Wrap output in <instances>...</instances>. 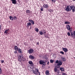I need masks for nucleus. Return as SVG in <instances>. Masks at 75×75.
Returning <instances> with one entry per match:
<instances>
[{
    "instance_id": "obj_28",
    "label": "nucleus",
    "mask_w": 75,
    "mask_h": 75,
    "mask_svg": "<svg viewBox=\"0 0 75 75\" xmlns=\"http://www.w3.org/2000/svg\"><path fill=\"white\" fill-rule=\"evenodd\" d=\"M26 13H30V11H29V10H26Z\"/></svg>"
},
{
    "instance_id": "obj_31",
    "label": "nucleus",
    "mask_w": 75,
    "mask_h": 75,
    "mask_svg": "<svg viewBox=\"0 0 75 75\" xmlns=\"http://www.w3.org/2000/svg\"><path fill=\"white\" fill-rule=\"evenodd\" d=\"M64 24H69V22H66L64 23Z\"/></svg>"
},
{
    "instance_id": "obj_41",
    "label": "nucleus",
    "mask_w": 75,
    "mask_h": 75,
    "mask_svg": "<svg viewBox=\"0 0 75 75\" xmlns=\"http://www.w3.org/2000/svg\"><path fill=\"white\" fill-rule=\"evenodd\" d=\"M37 45H39V42H38V43H37Z\"/></svg>"
},
{
    "instance_id": "obj_23",
    "label": "nucleus",
    "mask_w": 75,
    "mask_h": 75,
    "mask_svg": "<svg viewBox=\"0 0 75 75\" xmlns=\"http://www.w3.org/2000/svg\"><path fill=\"white\" fill-rule=\"evenodd\" d=\"M54 71L55 72H57L58 69H57V68L56 67H55L54 69Z\"/></svg>"
},
{
    "instance_id": "obj_17",
    "label": "nucleus",
    "mask_w": 75,
    "mask_h": 75,
    "mask_svg": "<svg viewBox=\"0 0 75 75\" xmlns=\"http://www.w3.org/2000/svg\"><path fill=\"white\" fill-rule=\"evenodd\" d=\"M18 51L19 52L20 54H21V53H22V50L21 49L18 48Z\"/></svg>"
},
{
    "instance_id": "obj_22",
    "label": "nucleus",
    "mask_w": 75,
    "mask_h": 75,
    "mask_svg": "<svg viewBox=\"0 0 75 75\" xmlns=\"http://www.w3.org/2000/svg\"><path fill=\"white\" fill-rule=\"evenodd\" d=\"M39 34H40V35H43V33H42V31H39Z\"/></svg>"
},
{
    "instance_id": "obj_15",
    "label": "nucleus",
    "mask_w": 75,
    "mask_h": 75,
    "mask_svg": "<svg viewBox=\"0 0 75 75\" xmlns=\"http://www.w3.org/2000/svg\"><path fill=\"white\" fill-rule=\"evenodd\" d=\"M45 74L47 75H49L50 73L49 72V71L46 70L45 71Z\"/></svg>"
},
{
    "instance_id": "obj_19",
    "label": "nucleus",
    "mask_w": 75,
    "mask_h": 75,
    "mask_svg": "<svg viewBox=\"0 0 75 75\" xmlns=\"http://www.w3.org/2000/svg\"><path fill=\"white\" fill-rule=\"evenodd\" d=\"M43 34V35H45V34H46V32H45V31L44 30H43V31H42Z\"/></svg>"
},
{
    "instance_id": "obj_8",
    "label": "nucleus",
    "mask_w": 75,
    "mask_h": 75,
    "mask_svg": "<svg viewBox=\"0 0 75 75\" xmlns=\"http://www.w3.org/2000/svg\"><path fill=\"white\" fill-rule=\"evenodd\" d=\"M29 22H31V23H32V25H34V21L32 20L31 19L29 20L28 21Z\"/></svg>"
},
{
    "instance_id": "obj_46",
    "label": "nucleus",
    "mask_w": 75,
    "mask_h": 75,
    "mask_svg": "<svg viewBox=\"0 0 75 75\" xmlns=\"http://www.w3.org/2000/svg\"><path fill=\"white\" fill-rule=\"evenodd\" d=\"M74 59H75V57H74Z\"/></svg>"
},
{
    "instance_id": "obj_27",
    "label": "nucleus",
    "mask_w": 75,
    "mask_h": 75,
    "mask_svg": "<svg viewBox=\"0 0 75 75\" xmlns=\"http://www.w3.org/2000/svg\"><path fill=\"white\" fill-rule=\"evenodd\" d=\"M28 63L29 64H30V65H32V64H33V62L31 61H29Z\"/></svg>"
},
{
    "instance_id": "obj_9",
    "label": "nucleus",
    "mask_w": 75,
    "mask_h": 75,
    "mask_svg": "<svg viewBox=\"0 0 75 75\" xmlns=\"http://www.w3.org/2000/svg\"><path fill=\"white\" fill-rule=\"evenodd\" d=\"M9 31H10V29H6L4 32V33L5 34H7Z\"/></svg>"
},
{
    "instance_id": "obj_21",
    "label": "nucleus",
    "mask_w": 75,
    "mask_h": 75,
    "mask_svg": "<svg viewBox=\"0 0 75 75\" xmlns=\"http://www.w3.org/2000/svg\"><path fill=\"white\" fill-rule=\"evenodd\" d=\"M61 59L63 61H66V59H65V58L64 57H62L61 58Z\"/></svg>"
},
{
    "instance_id": "obj_20",
    "label": "nucleus",
    "mask_w": 75,
    "mask_h": 75,
    "mask_svg": "<svg viewBox=\"0 0 75 75\" xmlns=\"http://www.w3.org/2000/svg\"><path fill=\"white\" fill-rule=\"evenodd\" d=\"M66 27L68 30H70V26H69V25H67Z\"/></svg>"
},
{
    "instance_id": "obj_29",
    "label": "nucleus",
    "mask_w": 75,
    "mask_h": 75,
    "mask_svg": "<svg viewBox=\"0 0 75 75\" xmlns=\"http://www.w3.org/2000/svg\"><path fill=\"white\" fill-rule=\"evenodd\" d=\"M50 62L51 63H53V62H54V61L52 59H51L50 60Z\"/></svg>"
},
{
    "instance_id": "obj_44",
    "label": "nucleus",
    "mask_w": 75,
    "mask_h": 75,
    "mask_svg": "<svg viewBox=\"0 0 75 75\" xmlns=\"http://www.w3.org/2000/svg\"><path fill=\"white\" fill-rule=\"evenodd\" d=\"M74 1H75V0H73Z\"/></svg>"
},
{
    "instance_id": "obj_36",
    "label": "nucleus",
    "mask_w": 75,
    "mask_h": 75,
    "mask_svg": "<svg viewBox=\"0 0 75 75\" xmlns=\"http://www.w3.org/2000/svg\"><path fill=\"white\" fill-rule=\"evenodd\" d=\"M1 74V68H0V74Z\"/></svg>"
},
{
    "instance_id": "obj_2",
    "label": "nucleus",
    "mask_w": 75,
    "mask_h": 75,
    "mask_svg": "<svg viewBox=\"0 0 75 75\" xmlns=\"http://www.w3.org/2000/svg\"><path fill=\"white\" fill-rule=\"evenodd\" d=\"M23 59V55L21 54L20 55V56L18 57V60L19 61H21Z\"/></svg>"
},
{
    "instance_id": "obj_33",
    "label": "nucleus",
    "mask_w": 75,
    "mask_h": 75,
    "mask_svg": "<svg viewBox=\"0 0 75 75\" xmlns=\"http://www.w3.org/2000/svg\"><path fill=\"white\" fill-rule=\"evenodd\" d=\"M43 9H44V8H43V7L42 6L41 7V8L40 9L41 11H43Z\"/></svg>"
},
{
    "instance_id": "obj_12",
    "label": "nucleus",
    "mask_w": 75,
    "mask_h": 75,
    "mask_svg": "<svg viewBox=\"0 0 75 75\" xmlns=\"http://www.w3.org/2000/svg\"><path fill=\"white\" fill-rule=\"evenodd\" d=\"M71 9L73 10V11L74 12L75 11V7L74 6H71Z\"/></svg>"
},
{
    "instance_id": "obj_32",
    "label": "nucleus",
    "mask_w": 75,
    "mask_h": 75,
    "mask_svg": "<svg viewBox=\"0 0 75 75\" xmlns=\"http://www.w3.org/2000/svg\"><path fill=\"white\" fill-rule=\"evenodd\" d=\"M60 54H64V52H62V51H60Z\"/></svg>"
},
{
    "instance_id": "obj_38",
    "label": "nucleus",
    "mask_w": 75,
    "mask_h": 75,
    "mask_svg": "<svg viewBox=\"0 0 75 75\" xmlns=\"http://www.w3.org/2000/svg\"><path fill=\"white\" fill-rule=\"evenodd\" d=\"M1 63H4V60H2V61H1Z\"/></svg>"
},
{
    "instance_id": "obj_5",
    "label": "nucleus",
    "mask_w": 75,
    "mask_h": 75,
    "mask_svg": "<svg viewBox=\"0 0 75 75\" xmlns=\"http://www.w3.org/2000/svg\"><path fill=\"white\" fill-rule=\"evenodd\" d=\"M39 64L40 65H45V63L43 60H40L39 61Z\"/></svg>"
},
{
    "instance_id": "obj_1",
    "label": "nucleus",
    "mask_w": 75,
    "mask_h": 75,
    "mask_svg": "<svg viewBox=\"0 0 75 75\" xmlns=\"http://www.w3.org/2000/svg\"><path fill=\"white\" fill-rule=\"evenodd\" d=\"M32 72L35 75H38V72H38V69L37 68L35 69V70H33Z\"/></svg>"
},
{
    "instance_id": "obj_14",
    "label": "nucleus",
    "mask_w": 75,
    "mask_h": 75,
    "mask_svg": "<svg viewBox=\"0 0 75 75\" xmlns=\"http://www.w3.org/2000/svg\"><path fill=\"white\" fill-rule=\"evenodd\" d=\"M14 49L15 50H16V51H18V47L17 46H15L14 47Z\"/></svg>"
},
{
    "instance_id": "obj_39",
    "label": "nucleus",
    "mask_w": 75,
    "mask_h": 75,
    "mask_svg": "<svg viewBox=\"0 0 75 75\" xmlns=\"http://www.w3.org/2000/svg\"><path fill=\"white\" fill-rule=\"evenodd\" d=\"M14 54H17V51H14Z\"/></svg>"
},
{
    "instance_id": "obj_4",
    "label": "nucleus",
    "mask_w": 75,
    "mask_h": 75,
    "mask_svg": "<svg viewBox=\"0 0 75 75\" xmlns=\"http://www.w3.org/2000/svg\"><path fill=\"white\" fill-rule=\"evenodd\" d=\"M34 52V50L33 49H30L28 51V52L29 54H32Z\"/></svg>"
},
{
    "instance_id": "obj_43",
    "label": "nucleus",
    "mask_w": 75,
    "mask_h": 75,
    "mask_svg": "<svg viewBox=\"0 0 75 75\" xmlns=\"http://www.w3.org/2000/svg\"><path fill=\"white\" fill-rule=\"evenodd\" d=\"M39 73V75H40V73Z\"/></svg>"
},
{
    "instance_id": "obj_11",
    "label": "nucleus",
    "mask_w": 75,
    "mask_h": 75,
    "mask_svg": "<svg viewBox=\"0 0 75 75\" xmlns=\"http://www.w3.org/2000/svg\"><path fill=\"white\" fill-rule=\"evenodd\" d=\"M62 50L65 52H67L68 51V49L67 48L62 47Z\"/></svg>"
},
{
    "instance_id": "obj_13",
    "label": "nucleus",
    "mask_w": 75,
    "mask_h": 75,
    "mask_svg": "<svg viewBox=\"0 0 75 75\" xmlns=\"http://www.w3.org/2000/svg\"><path fill=\"white\" fill-rule=\"evenodd\" d=\"M11 1L13 4H16L17 3V1L16 0H12Z\"/></svg>"
},
{
    "instance_id": "obj_34",
    "label": "nucleus",
    "mask_w": 75,
    "mask_h": 75,
    "mask_svg": "<svg viewBox=\"0 0 75 75\" xmlns=\"http://www.w3.org/2000/svg\"><path fill=\"white\" fill-rule=\"evenodd\" d=\"M67 35L69 36H70V35H71L70 34V32H68L67 33Z\"/></svg>"
},
{
    "instance_id": "obj_6",
    "label": "nucleus",
    "mask_w": 75,
    "mask_h": 75,
    "mask_svg": "<svg viewBox=\"0 0 75 75\" xmlns=\"http://www.w3.org/2000/svg\"><path fill=\"white\" fill-rule=\"evenodd\" d=\"M71 36H72V37L73 38H75V31H74L73 33H71Z\"/></svg>"
},
{
    "instance_id": "obj_16",
    "label": "nucleus",
    "mask_w": 75,
    "mask_h": 75,
    "mask_svg": "<svg viewBox=\"0 0 75 75\" xmlns=\"http://www.w3.org/2000/svg\"><path fill=\"white\" fill-rule=\"evenodd\" d=\"M31 25V23H30V22L28 23L27 24V25L28 27H30V25Z\"/></svg>"
},
{
    "instance_id": "obj_42",
    "label": "nucleus",
    "mask_w": 75,
    "mask_h": 75,
    "mask_svg": "<svg viewBox=\"0 0 75 75\" xmlns=\"http://www.w3.org/2000/svg\"><path fill=\"white\" fill-rule=\"evenodd\" d=\"M49 62H48L47 63V64H48H48H49Z\"/></svg>"
},
{
    "instance_id": "obj_26",
    "label": "nucleus",
    "mask_w": 75,
    "mask_h": 75,
    "mask_svg": "<svg viewBox=\"0 0 75 75\" xmlns=\"http://www.w3.org/2000/svg\"><path fill=\"white\" fill-rule=\"evenodd\" d=\"M60 69L62 71H64V69L62 67L60 68Z\"/></svg>"
},
{
    "instance_id": "obj_7",
    "label": "nucleus",
    "mask_w": 75,
    "mask_h": 75,
    "mask_svg": "<svg viewBox=\"0 0 75 75\" xmlns=\"http://www.w3.org/2000/svg\"><path fill=\"white\" fill-rule=\"evenodd\" d=\"M62 64V62L61 61H59V63L57 64V66H61Z\"/></svg>"
},
{
    "instance_id": "obj_35",
    "label": "nucleus",
    "mask_w": 75,
    "mask_h": 75,
    "mask_svg": "<svg viewBox=\"0 0 75 75\" xmlns=\"http://www.w3.org/2000/svg\"><path fill=\"white\" fill-rule=\"evenodd\" d=\"M55 62L56 63V64H58L59 63V61H58V60H56Z\"/></svg>"
},
{
    "instance_id": "obj_10",
    "label": "nucleus",
    "mask_w": 75,
    "mask_h": 75,
    "mask_svg": "<svg viewBox=\"0 0 75 75\" xmlns=\"http://www.w3.org/2000/svg\"><path fill=\"white\" fill-rule=\"evenodd\" d=\"M43 7L44 8H48V5L47 4H45L43 5Z\"/></svg>"
},
{
    "instance_id": "obj_45",
    "label": "nucleus",
    "mask_w": 75,
    "mask_h": 75,
    "mask_svg": "<svg viewBox=\"0 0 75 75\" xmlns=\"http://www.w3.org/2000/svg\"><path fill=\"white\" fill-rule=\"evenodd\" d=\"M11 1L12 0H10Z\"/></svg>"
},
{
    "instance_id": "obj_40",
    "label": "nucleus",
    "mask_w": 75,
    "mask_h": 75,
    "mask_svg": "<svg viewBox=\"0 0 75 75\" xmlns=\"http://www.w3.org/2000/svg\"><path fill=\"white\" fill-rule=\"evenodd\" d=\"M1 27L0 26V31H1Z\"/></svg>"
},
{
    "instance_id": "obj_25",
    "label": "nucleus",
    "mask_w": 75,
    "mask_h": 75,
    "mask_svg": "<svg viewBox=\"0 0 75 75\" xmlns=\"http://www.w3.org/2000/svg\"><path fill=\"white\" fill-rule=\"evenodd\" d=\"M35 30L36 31V32H38V31H39V29L37 28H35Z\"/></svg>"
},
{
    "instance_id": "obj_3",
    "label": "nucleus",
    "mask_w": 75,
    "mask_h": 75,
    "mask_svg": "<svg viewBox=\"0 0 75 75\" xmlns=\"http://www.w3.org/2000/svg\"><path fill=\"white\" fill-rule=\"evenodd\" d=\"M66 10L67 11H71V6H67L66 8Z\"/></svg>"
},
{
    "instance_id": "obj_37",
    "label": "nucleus",
    "mask_w": 75,
    "mask_h": 75,
    "mask_svg": "<svg viewBox=\"0 0 75 75\" xmlns=\"http://www.w3.org/2000/svg\"><path fill=\"white\" fill-rule=\"evenodd\" d=\"M56 1L55 0H52V2L53 3H55Z\"/></svg>"
},
{
    "instance_id": "obj_24",
    "label": "nucleus",
    "mask_w": 75,
    "mask_h": 75,
    "mask_svg": "<svg viewBox=\"0 0 75 75\" xmlns=\"http://www.w3.org/2000/svg\"><path fill=\"white\" fill-rule=\"evenodd\" d=\"M9 18L11 20H13V18L12 16H10L9 17Z\"/></svg>"
},
{
    "instance_id": "obj_18",
    "label": "nucleus",
    "mask_w": 75,
    "mask_h": 75,
    "mask_svg": "<svg viewBox=\"0 0 75 75\" xmlns=\"http://www.w3.org/2000/svg\"><path fill=\"white\" fill-rule=\"evenodd\" d=\"M29 58L30 59H34V56L31 55H30L29 56Z\"/></svg>"
},
{
    "instance_id": "obj_30",
    "label": "nucleus",
    "mask_w": 75,
    "mask_h": 75,
    "mask_svg": "<svg viewBox=\"0 0 75 75\" xmlns=\"http://www.w3.org/2000/svg\"><path fill=\"white\" fill-rule=\"evenodd\" d=\"M13 18L14 20H17V17L16 16H15L13 17Z\"/></svg>"
}]
</instances>
